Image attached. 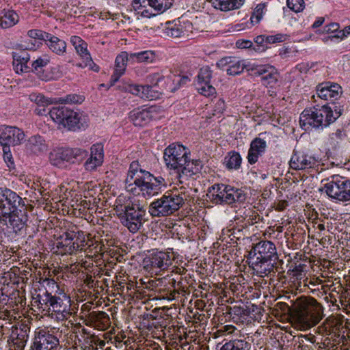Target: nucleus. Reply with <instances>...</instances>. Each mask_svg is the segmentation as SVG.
Here are the masks:
<instances>
[{"label": "nucleus", "mask_w": 350, "mask_h": 350, "mask_svg": "<svg viewBox=\"0 0 350 350\" xmlns=\"http://www.w3.org/2000/svg\"><path fill=\"white\" fill-rule=\"evenodd\" d=\"M165 185L163 177H154L150 172L141 169L137 161H134L130 164L126 178L127 191L134 195L142 192L144 196L150 197L157 194Z\"/></svg>", "instance_id": "1"}, {"label": "nucleus", "mask_w": 350, "mask_h": 350, "mask_svg": "<svg viewBox=\"0 0 350 350\" xmlns=\"http://www.w3.org/2000/svg\"><path fill=\"white\" fill-rule=\"evenodd\" d=\"M293 318L301 329H308L323 318V307L311 297H301L293 304Z\"/></svg>", "instance_id": "2"}, {"label": "nucleus", "mask_w": 350, "mask_h": 350, "mask_svg": "<svg viewBox=\"0 0 350 350\" xmlns=\"http://www.w3.org/2000/svg\"><path fill=\"white\" fill-rule=\"evenodd\" d=\"M339 115L334 112L330 107L323 105L320 108L305 109L300 115V125L304 130L310 128L327 126L334 122Z\"/></svg>", "instance_id": "3"}, {"label": "nucleus", "mask_w": 350, "mask_h": 350, "mask_svg": "<svg viewBox=\"0 0 350 350\" xmlns=\"http://www.w3.org/2000/svg\"><path fill=\"white\" fill-rule=\"evenodd\" d=\"M183 204L184 199L179 194L166 193L150 204L149 213L152 217L167 216L178 211Z\"/></svg>", "instance_id": "4"}, {"label": "nucleus", "mask_w": 350, "mask_h": 350, "mask_svg": "<svg viewBox=\"0 0 350 350\" xmlns=\"http://www.w3.org/2000/svg\"><path fill=\"white\" fill-rule=\"evenodd\" d=\"M146 210L144 206L132 203L124 206L121 217L122 224L132 232H137L145 222Z\"/></svg>", "instance_id": "5"}, {"label": "nucleus", "mask_w": 350, "mask_h": 350, "mask_svg": "<svg viewBox=\"0 0 350 350\" xmlns=\"http://www.w3.org/2000/svg\"><path fill=\"white\" fill-rule=\"evenodd\" d=\"M320 190L338 201L350 202V180L339 176H333L332 180L325 183Z\"/></svg>", "instance_id": "6"}, {"label": "nucleus", "mask_w": 350, "mask_h": 350, "mask_svg": "<svg viewBox=\"0 0 350 350\" xmlns=\"http://www.w3.org/2000/svg\"><path fill=\"white\" fill-rule=\"evenodd\" d=\"M190 152L185 146L172 144L165 148L163 159L167 167L178 172Z\"/></svg>", "instance_id": "7"}, {"label": "nucleus", "mask_w": 350, "mask_h": 350, "mask_svg": "<svg viewBox=\"0 0 350 350\" xmlns=\"http://www.w3.org/2000/svg\"><path fill=\"white\" fill-rule=\"evenodd\" d=\"M45 300L49 301V310L56 313V318L58 320L64 321L70 317V299L64 292L61 291L57 295H51L50 299Z\"/></svg>", "instance_id": "8"}, {"label": "nucleus", "mask_w": 350, "mask_h": 350, "mask_svg": "<svg viewBox=\"0 0 350 350\" xmlns=\"http://www.w3.org/2000/svg\"><path fill=\"white\" fill-rule=\"evenodd\" d=\"M193 29L191 22L186 18H179L174 21L166 23L164 34L172 38H186L191 36Z\"/></svg>", "instance_id": "9"}, {"label": "nucleus", "mask_w": 350, "mask_h": 350, "mask_svg": "<svg viewBox=\"0 0 350 350\" xmlns=\"http://www.w3.org/2000/svg\"><path fill=\"white\" fill-rule=\"evenodd\" d=\"M85 153V150L78 148H59L53 150L50 153L49 158L53 165L59 167L64 162L73 163L75 159L81 158Z\"/></svg>", "instance_id": "10"}, {"label": "nucleus", "mask_w": 350, "mask_h": 350, "mask_svg": "<svg viewBox=\"0 0 350 350\" xmlns=\"http://www.w3.org/2000/svg\"><path fill=\"white\" fill-rule=\"evenodd\" d=\"M19 200L20 197L15 192L0 189V221L7 224V216L17 208Z\"/></svg>", "instance_id": "11"}, {"label": "nucleus", "mask_w": 350, "mask_h": 350, "mask_svg": "<svg viewBox=\"0 0 350 350\" xmlns=\"http://www.w3.org/2000/svg\"><path fill=\"white\" fill-rule=\"evenodd\" d=\"M25 132L18 127L11 126H0V144L2 146H16L25 140Z\"/></svg>", "instance_id": "12"}, {"label": "nucleus", "mask_w": 350, "mask_h": 350, "mask_svg": "<svg viewBox=\"0 0 350 350\" xmlns=\"http://www.w3.org/2000/svg\"><path fill=\"white\" fill-rule=\"evenodd\" d=\"M277 258L275 245L268 241H260L250 252V260H271Z\"/></svg>", "instance_id": "13"}, {"label": "nucleus", "mask_w": 350, "mask_h": 350, "mask_svg": "<svg viewBox=\"0 0 350 350\" xmlns=\"http://www.w3.org/2000/svg\"><path fill=\"white\" fill-rule=\"evenodd\" d=\"M59 345V339L55 336L40 330L34 338L33 347L35 350H55Z\"/></svg>", "instance_id": "14"}, {"label": "nucleus", "mask_w": 350, "mask_h": 350, "mask_svg": "<svg viewBox=\"0 0 350 350\" xmlns=\"http://www.w3.org/2000/svg\"><path fill=\"white\" fill-rule=\"evenodd\" d=\"M317 94L322 99L334 102L341 96L342 90L338 83H326L317 87Z\"/></svg>", "instance_id": "15"}, {"label": "nucleus", "mask_w": 350, "mask_h": 350, "mask_svg": "<svg viewBox=\"0 0 350 350\" xmlns=\"http://www.w3.org/2000/svg\"><path fill=\"white\" fill-rule=\"evenodd\" d=\"M27 221V213L26 208H16L10 215L7 216V224L8 227L17 232L22 230Z\"/></svg>", "instance_id": "16"}, {"label": "nucleus", "mask_w": 350, "mask_h": 350, "mask_svg": "<svg viewBox=\"0 0 350 350\" xmlns=\"http://www.w3.org/2000/svg\"><path fill=\"white\" fill-rule=\"evenodd\" d=\"M154 113V109L152 107L137 109L130 113L129 118L135 126H144L152 121Z\"/></svg>", "instance_id": "17"}, {"label": "nucleus", "mask_w": 350, "mask_h": 350, "mask_svg": "<svg viewBox=\"0 0 350 350\" xmlns=\"http://www.w3.org/2000/svg\"><path fill=\"white\" fill-rule=\"evenodd\" d=\"M129 62H130V54L129 55L127 52L122 51L117 55L115 59L113 73L110 79L111 85H114L120 77L124 74Z\"/></svg>", "instance_id": "18"}, {"label": "nucleus", "mask_w": 350, "mask_h": 350, "mask_svg": "<svg viewBox=\"0 0 350 350\" xmlns=\"http://www.w3.org/2000/svg\"><path fill=\"white\" fill-rule=\"evenodd\" d=\"M103 146L100 144H96L91 147L90 158L85 163L86 170L93 171L103 163Z\"/></svg>", "instance_id": "19"}, {"label": "nucleus", "mask_w": 350, "mask_h": 350, "mask_svg": "<svg viewBox=\"0 0 350 350\" xmlns=\"http://www.w3.org/2000/svg\"><path fill=\"white\" fill-rule=\"evenodd\" d=\"M75 232H66L56 243L57 252L62 255L72 254L75 252Z\"/></svg>", "instance_id": "20"}, {"label": "nucleus", "mask_w": 350, "mask_h": 350, "mask_svg": "<svg viewBox=\"0 0 350 350\" xmlns=\"http://www.w3.org/2000/svg\"><path fill=\"white\" fill-rule=\"evenodd\" d=\"M75 239V252L76 251L84 250L86 252V249L85 248V245H88V249L90 252L94 251V254H98L103 251V245L98 243L97 241L95 243H93L92 241L88 240L86 241L85 239V234L83 232H78L77 234L75 233V237H74Z\"/></svg>", "instance_id": "21"}, {"label": "nucleus", "mask_w": 350, "mask_h": 350, "mask_svg": "<svg viewBox=\"0 0 350 350\" xmlns=\"http://www.w3.org/2000/svg\"><path fill=\"white\" fill-rule=\"evenodd\" d=\"M82 126L81 114L67 108L65 115L63 116V122L62 121L59 128L76 131L80 129Z\"/></svg>", "instance_id": "22"}, {"label": "nucleus", "mask_w": 350, "mask_h": 350, "mask_svg": "<svg viewBox=\"0 0 350 350\" xmlns=\"http://www.w3.org/2000/svg\"><path fill=\"white\" fill-rule=\"evenodd\" d=\"M267 147L266 142L260 138L256 137L250 144L247 159L250 164L253 165L258 161V157L265 152Z\"/></svg>", "instance_id": "23"}, {"label": "nucleus", "mask_w": 350, "mask_h": 350, "mask_svg": "<svg viewBox=\"0 0 350 350\" xmlns=\"http://www.w3.org/2000/svg\"><path fill=\"white\" fill-rule=\"evenodd\" d=\"M314 159L301 152H295L290 161V167L295 170H302L312 167Z\"/></svg>", "instance_id": "24"}, {"label": "nucleus", "mask_w": 350, "mask_h": 350, "mask_svg": "<svg viewBox=\"0 0 350 350\" xmlns=\"http://www.w3.org/2000/svg\"><path fill=\"white\" fill-rule=\"evenodd\" d=\"M26 148L32 154L40 155L47 151L48 146L44 139L37 135L28 139L26 143Z\"/></svg>", "instance_id": "25"}, {"label": "nucleus", "mask_w": 350, "mask_h": 350, "mask_svg": "<svg viewBox=\"0 0 350 350\" xmlns=\"http://www.w3.org/2000/svg\"><path fill=\"white\" fill-rule=\"evenodd\" d=\"M219 66L225 68L227 73L230 75H236L243 72L245 68H247L241 61L226 57L221 59L218 63Z\"/></svg>", "instance_id": "26"}, {"label": "nucleus", "mask_w": 350, "mask_h": 350, "mask_svg": "<svg viewBox=\"0 0 350 350\" xmlns=\"http://www.w3.org/2000/svg\"><path fill=\"white\" fill-rule=\"evenodd\" d=\"M125 91L142 98L153 100L157 98V95L152 90L150 85H139L137 84H127L124 87Z\"/></svg>", "instance_id": "27"}, {"label": "nucleus", "mask_w": 350, "mask_h": 350, "mask_svg": "<svg viewBox=\"0 0 350 350\" xmlns=\"http://www.w3.org/2000/svg\"><path fill=\"white\" fill-rule=\"evenodd\" d=\"M202 163L199 160H189L188 157L186 159L185 164L183 165L177 174L179 178L190 177L199 173L202 169Z\"/></svg>", "instance_id": "28"}, {"label": "nucleus", "mask_w": 350, "mask_h": 350, "mask_svg": "<svg viewBox=\"0 0 350 350\" xmlns=\"http://www.w3.org/2000/svg\"><path fill=\"white\" fill-rule=\"evenodd\" d=\"M29 59V55L25 51L13 53V66L16 73L27 72L29 70L27 66Z\"/></svg>", "instance_id": "29"}, {"label": "nucleus", "mask_w": 350, "mask_h": 350, "mask_svg": "<svg viewBox=\"0 0 350 350\" xmlns=\"http://www.w3.org/2000/svg\"><path fill=\"white\" fill-rule=\"evenodd\" d=\"M71 42L77 53L83 59L86 63L85 66H91L92 59L88 50V44L79 36L71 38Z\"/></svg>", "instance_id": "30"}, {"label": "nucleus", "mask_w": 350, "mask_h": 350, "mask_svg": "<svg viewBox=\"0 0 350 350\" xmlns=\"http://www.w3.org/2000/svg\"><path fill=\"white\" fill-rule=\"evenodd\" d=\"M217 10L223 12L237 10L244 3L245 0H207Z\"/></svg>", "instance_id": "31"}, {"label": "nucleus", "mask_w": 350, "mask_h": 350, "mask_svg": "<svg viewBox=\"0 0 350 350\" xmlns=\"http://www.w3.org/2000/svg\"><path fill=\"white\" fill-rule=\"evenodd\" d=\"M150 263L153 269L164 270L170 264V256L162 252L152 254L150 257Z\"/></svg>", "instance_id": "32"}, {"label": "nucleus", "mask_w": 350, "mask_h": 350, "mask_svg": "<svg viewBox=\"0 0 350 350\" xmlns=\"http://www.w3.org/2000/svg\"><path fill=\"white\" fill-rule=\"evenodd\" d=\"M157 58L155 51L152 50L143 51L130 54V63H153Z\"/></svg>", "instance_id": "33"}, {"label": "nucleus", "mask_w": 350, "mask_h": 350, "mask_svg": "<svg viewBox=\"0 0 350 350\" xmlns=\"http://www.w3.org/2000/svg\"><path fill=\"white\" fill-rule=\"evenodd\" d=\"M255 270L260 277L267 275L273 270V263L271 260H250Z\"/></svg>", "instance_id": "34"}, {"label": "nucleus", "mask_w": 350, "mask_h": 350, "mask_svg": "<svg viewBox=\"0 0 350 350\" xmlns=\"http://www.w3.org/2000/svg\"><path fill=\"white\" fill-rule=\"evenodd\" d=\"M49 63V59L46 57H38L32 63L33 70L39 75L41 79L44 81H49L53 78L49 73H44L45 70L44 68L46 67Z\"/></svg>", "instance_id": "35"}, {"label": "nucleus", "mask_w": 350, "mask_h": 350, "mask_svg": "<svg viewBox=\"0 0 350 350\" xmlns=\"http://www.w3.org/2000/svg\"><path fill=\"white\" fill-rule=\"evenodd\" d=\"M19 21V16L14 10L5 11L0 16V28L7 29L14 26Z\"/></svg>", "instance_id": "36"}, {"label": "nucleus", "mask_w": 350, "mask_h": 350, "mask_svg": "<svg viewBox=\"0 0 350 350\" xmlns=\"http://www.w3.org/2000/svg\"><path fill=\"white\" fill-rule=\"evenodd\" d=\"M29 99L37 105L38 108L35 109V111L40 116L44 115L46 112L45 107L51 104V102L49 99L40 94H31L29 95Z\"/></svg>", "instance_id": "37"}, {"label": "nucleus", "mask_w": 350, "mask_h": 350, "mask_svg": "<svg viewBox=\"0 0 350 350\" xmlns=\"http://www.w3.org/2000/svg\"><path fill=\"white\" fill-rule=\"evenodd\" d=\"M10 340L15 346L14 350H23L27 342V335L22 329H20L18 333V329L16 327L15 330L12 331Z\"/></svg>", "instance_id": "38"}, {"label": "nucleus", "mask_w": 350, "mask_h": 350, "mask_svg": "<svg viewBox=\"0 0 350 350\" xmlns=\"http://www.w3.org/2000/svg\"><path fill=\"white\" fill-rule=\"evenodd\" d=\"M250 343L245 339H234L226 342L220 350H250Z\"/></svg>", "instance_id": "39"}, {"label": "nucleus", "mask_w": 350, "mask_h": 350, "mask_svg": "<svg viewBox=\"0 0 350 350\" xmlns=\"http://www.w3.org/2000/svg\"><path fill=\"white\" fill-rule=\"evenodd\" d=\"M46 42L49 49L56 54L60 55L66 51V42L56 36L49 34Z\"/></svg>", "instance_id": "40"}, {"label": "nucleus", "mask_w": 350, "mask_h": 350, "mask_svg": "<svg viewBox=\"0 0 350 350\" xmlns=\"http://www.w3.org/2000/svg\"><path fill=\"white\" fill-rule=\"evenodd\" d=\"M225 193L224 203L228 204H231L237 201H242L245 198L241 189H235L229 185Z\"/></svg>", "instance_id": "41"}, {"label": "nucleus", "mask_w": 350, "mask_h": 350, "mask_svg": "<svg viewBox=\"0 0 350 350\" xmlns=\"http://www.w3.org/2000/svg\"><path fill=\"white\" fill-rule=\"evenodd\" d=\"M228 185L224 184L214 185L211 187L210 193H211L212 200L216 204L224 203L226 191Z\"/></svg>", "instance_id": "42"}, {"label": "nucleus", "mask_w": 350, "mask_h": 350, "mask_svg": "<svg viewBox=\"0 0 350 350\" xmlns=\"http://www.w3.org/2000/svg\"><path fill=\"white\" fill-rule=\"evenodd\" d=\"M242 159L240 154L236 151H230L225 157L224 163L229 170H237L241 167Z\"/></svg>", "instance_id": "43"}, {"label": "nucleus", "mask_w": 350, "mask_h": 350, "mask_svg": "<svg viewBox=\"0 0 350 350\" xmlns=\"http://www.w3.org/2000/svg\"><path fill=\"white\" fill-rule=\"evenodd\" d=\"M279 79V72L273 67L269 68V71L267 72L264 76L262 77V82L266 86L273 88L278 83Z\"/></svg>", "instance_id": "44"}, {"label": "nucleus", "mask_w": 350, "mask_h": 350, "mask_svg": "<svg viewBox=\"0 0 350 350\" xmlns=\"http://www.w3.org/2000/svg\"><path fill=\"white\" fill-rule=\"evenodd\" d=\"M132 5L133 9L142 16L148 17L150 15H151V14L149 13L148 10L146 9L147 5L150 6V0H134L133 1Z\"/></svg>", "instance_id": "45"}, {"label": "nucleus", "mask_w": 350, "mask_h": 350, "mask_svg": "<svg viewBox=\"0 0 350 350\" xmlns=\"http://www.w3.org/2000/svg\"><path fill=\"white\" fill-rule=\"evenodd\" d=\"M66 107H54L49 112L51 118L57 123L60 127L62 121L63 122V116L65 115Z\"/></svg>", "instance_id": "46"}, {"label": "nucleus", "mask_w": 350, "mask_h": 350, "mask_svg": "<svg viewBox=\"0 0 350 350\" xmlns=\"http://www.w3.org/2000/svg\"><path fill=\"white\" fill-rule=\"evenodd\" d=\"M345 133L342 128L333 131L328 137L327 143L331 146H336L345 137Z\"/></svg>", "instance_id": "47"}, {"label": "nucleus", "mask_w": 350, "mask_h": 350, "mask_svg": "<svg viewBox=\"0 0 350 350\" xmlns=\"http://www.w3.org/2000/svg\"><path fill=\"white\" fill-rule=\"evenodd\" d=\"M212 77V71L208 66H204L200 68L198 75V84L204 83L205 85L210 83Z\"/></svg>", "instance_id": "48"}, {"label": "nucleus", "mask_w": 350, "mask_h": 350, "mask_svg": "<svg viewBox=\"0 0 350 350\" xmlns=\"http://www.w3.org/2000/svg\"><path fill=\"white\" fill-rule=\"evenodd\" d=\"M150 7L158 11L164 12L169 9L173 4L174 0H150Z\"/></svg>", "instance_id": "49"}, {"label": "nucleus", "mask_w": 350, "mask_h": 350, "mask_svg": "<svg viewBox=\"0 0 350 350\" xmlns=\"http://www.w3.org/2000/svg\"><path fill=\"white\" fill-rule=\"evenodd\" d=\"M197 90L198 92L206 97H215L216 95L215 88L210 83L205 85L204 83L197 84Z\"/></svg>", "instance_id": "50"}, {"label": "nucleus", "mask_w": 350, "mask_h": 350, "mask_svg": "<svg viewBox=\"0 0 350 350\" xmlns=\"http://www.w3.org/2000/svg\"><path fill=\"white\" fill-rule=\"evenodd\" d=\"M272 66L270 65H252L248 66L247 70L251 72L252 75L255 76H264L268 71L269 68Z\"/></svg>", "instance_id": "51"}, {"label": "nucleus", "mask_w": 350, "mask_h": 350, "mask_svg": "<svg viewBox=\"0 0 350 350\" xmlns=\"http://www.w3.org/2000/svg\"><path fill=\"white\" fill-rule=\"evenodd\" d=\"M90 317L92 321H98L107 326L110 323L109 315L103 311L93 312Z\"/></svg>", "instance_id": "52"}, {"label": "nucleus", "mask_w": 350, "mask_h": 350, "mask_svg": "<svg viewBox=\"0 0 350 350\" xmlns=\"http://www.w3.org/2000/svg\"><path fill=\"white\" fill-rule=\"evenodd\" d=\"M27 35L29 38L36 40L46 41L49 37V33L44 32L40 29H31L27 31Z\"/></svg>", "instance_id": "53"}, {"label": "nucleus", "mask_w": 350, "mask_h": 350, "mask_svg": "<svg viewBox=\"0 0 350 350\" xmlns=\"http://www.w3.org/2000/svg\"><path fill=\"white\" fill-rule=\"evenodd\" d=\"M286 5L290 10L295 12H300L305 8L304 0H287Z\"/></svg>", "instance_id": "54"}, {"label": "nucleus", "mask_w": 350, "mask_h": 350, "mask_svg": "<svg viewBox=\"0 0 350 350\" xmlns=\"http://www.w3.org/2000/svg\"><path fill=\"white\" fill-rule=\"evenodd\" d=\"M84 97L78 94H69L59 99V102L66 104H79L83 102Z\"/></svg>", "instance_id": "55"}, {"label": "nucleus", "mask_w": 350, "mask_h": 350, "mask_svg": "<svg viewBox=\"0 0 350 350\" xmlns=\"http://www.w3.org/2000/svg\"><path fill=\"white\" fill-rule=\"evenodd\" d=\"M265 7L266 5L265 3H259L256 5L251 17V21L252 23H257L260 21V20L262 18Z\"/></svg>", "instance_id": "56"}, {"label": "nucleus", "mask_w": 350, "mask_h": 350, "mask_svg": "<svg viewBox=\"0 0 350 350\" xmlns=\"http://www.w3.org/2000/svg\"><path fill=\"white\" fill-rule=\"evenodd\" d=\"M51 293L46 291L42 295H38L36 302H38V308H42L43 310L48 309L49 307V301H46L45 299H49L51 297Z\"/></svg>", "instance_id": "57"}, {"label": "nucleus", "mask_w": 350, "mask_h": 350, "mask_svg": "<svg viewBox=\"0 0 350 350\" xmlns=\"http://www.w3.org/2000/svg\"><path fill=\"white\" fill-rule=\"evenodd\" d=\"M3 152V159L10 169L14 168V161L10 151V147L2 146Z\"/></svg>", "instance_id": "58"}, {"label": "nucleus", "mask_w": 350, "mask_h": 350, "mask_svg": "<svg viewBox=\"0 0 350 350\" xmlns=\"http://www.w3.org/2000/svg\"><path fill=\"white\" fill-rule=\"evenodd\" d=\"M88 338L90 339V346L88 347V350H96L98 345H99L100 347H103L105 345L104 340H99L95 336H91L88 337Z\"/></svg>", "instance_id": "59"}, {"label": "nucleus", "mask_w": 350, "mask_h": 350, "mask_svg": "<svg viewBox=\"0 0 350 350\" xmlns=\"http://www.w3.org/2000/svg\"><path fill=\"white\" fill-rule=\"evenodd\" d=\"M235 330V327L231 325H227L223 326L219 329H217L215 333V337L222 336L225 334V333L232 334Z\"/></svg>", "instance_id": "60"}, {"label": "nucleus", "mask_w": 350, "mask_h": 350, "mask_svg": "<svg viewBox=\"0 0 350 350\" xmlns=\"http://www.w3.org/2000/svg\"><path fill=\"white\" fill-rule=\"evenodd\" d=\"M285 38L284 36L282 34H276L274 36H269L266 37V43L267 44H274L278 42H282L284 41Z\"/></svg>", "instance_id": "61"}, {"label": "nucleus", "mask_w": 350, "mask_h": 350, "mask_svg": "<svg viewBox=\"0 0 350 350\" xmlns=\"http://www.w3.org/2000/svg\"><path fill=\"white\" fill-rule=\"evenodd\" d=\"M252 46V42L249 40H238L236 42V46L239 49H249Z\"/></svg>", "instance_id": "62"}, {"label": "nucleus", "mask_w": 350, "mask_h": 350, "mask_svg": "<svg viewBox=\"0 0 350 350\" xmlns=\"http://www.w3.org/2000/svg\"><path fill=\"white\" fill-rule=\"evenodd\" d=\"M340 27V25L337 23H332L324 27V31L329 33L336 32Z\"/></svg>", "instance_id": "63"}, {"label": "nucleus", "mask_w": 350, "mask_h": 350, "mask_svg": "<svg viewBox=\"0 0 350 350\" xmlns=\"http://www.w3.org/2000/svg\"><path fill=\"white\" fill-rule=\"evenodd\" d=\"M216 109L217 113H222L225 109V102L223 99H219L215 104Z\"/></svg>", "instance_id": "64"}]
</instances>
